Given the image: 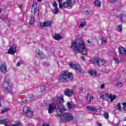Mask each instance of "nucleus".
<instances>
[{
    "mask_svg": "<svg viewBox=\"0 0 126 126\" xmlns=\"http://www.w3.org/2000/svg\"><path fill=\"white\" fill-rule=\"evenodd\" d=\"M35 96L33 94H31L28 96H27L26 98H23L21 100V103H28V102H30V101H32L34 100Z\"/></svg>",
    "mask_w": 126,
    "mask_h": 126,
    "instance_id": "obj_10",
    "label": "nucleus"
},
{
    "mask_svg": "<svg viewBox=\"0 0 126 126\" xmlns=\"http://www.w3.org/2000/svg\"><path fill=\"white\" fill-rule=\"evenodd\" d=\"M3 87L6 92H11V86L9 85V79L6 77L3 83Z\"/></svg>",
    "mask_w": 126,
    "mask_h": 126,
    "instance_id": "obj_7",
    "label": "nucleus"
},
{
    "mask_svg": "<svg viewBox=\"0 0 126 126\" xmlns=\"http://www.w3.org/2000/svg\"><path fill=\"white\" fill-rule=\"evenodd\" d=\"M64 94L65 96H67V97H71V96L74 94V92H73L72 90L65 89L64 91Z\"/></svg>",
    "mask_w": 126,
    "mask_h": 126,
    "instance_id": "obj_12",
    "label": "nucleus"
},
{
    "mask_svg": "<svg viewBox=\"0 0 126 126\" xmlns=\"http://www.w3.org/2000/svg\"><path fill=\"white\" fill-rule=\"evenodd\" d=\"M86 109L91 112H93V113H97V110L95 108V107L93 106H87L86 107Z\"/></svg>",
    "mask_w": 126,
    "mask_h": 126,
    "instance_id": "obj_16",
    "label": "nucleus"
},
{
    "mask_svg": "<svg viewBox=\"0 0 126 126\" xmlns=\"http://www.w3.org/2000/svg\"><path fill=\"white\" fill-rule=\"evenodd\" d=\"M0 107H1V103H0Z\"/></svg>",
    "mask_w": 126,
    "mask_h": 126,
    "instance_id": "obj_53",
    "label": "nucleus"
},
{
    "mask_svg": "<svg viewBox=\"0 0 126 126\" xmlns=\"http://www.w3.org/2000/svg\"><path fill=\"white\" fill-rule=\"evenodd\" d=\"M101 99H102L103 101L107 100L109 99V94H104L100 96Z\"/></svg>",
    "mask_w": 126,
    "mask_h": 126,
    "instance_id": "obj_22",
    "label": "nucleus"
},
{
    "mask_svg": "<svg viewBox=\"0 0 126 126\" xmlns=\"http://www.w3.org/2000/svg\"><path fill=\"white\" fill-rule=\"evenodd\" d=\"M108 98H110L111 102H113L114 100L116 99L117 96L115 94H110Z\"/></svg>",
    "mask_w": 126,
    "mask_h": 126,
    "instance_id": "obj_24",
    "label": "nucleus"
},
{
    "mask_svg": "<svg viewBox=\"0 0 126 126\" xmlns=\"http://www.w3.org/2000/svg\"><path fill=\"white\" fill-rule=\"evenodd\" d=\"M119 52L120 53V54H125V55H126V48L120 46L119 48Z\"/></svg>",
    "mask_w": 126,
    "mask_h": 126,
    "instance_id": "obj_19",
    "label": "nucleus"
},
{
    "mask_svg": "<svg viewBox=\"0 0 126 126\" xmlns=\"http://www.w3.org/2000/svg\"><path fill=\"white\" fill-rule=\"evenodd\" d=\"M118 0H109V1L110 2H112V3H114V2H116Z\"/></svg>",
    "mask_w": 126,
    "mask_h": 126,
    "instance_id": "obj_46",
    "label": "nucleus"
},
{
    "mask_svg": "<svg viewBox=\"0 0 126 126\" xmlns=\"http://www.w3.org/2000/svg\"><path fill=\"white\" fill-rule=\"evenodd\" d=\"M53 101H54V102H58V101H59V97H53Z\"/></svg>",
    "mask_w": 126,
    "mask_h": 126,
    "instance_id": "obj_39",
    "label": "nucleus"
},
{
    "mask_svg": "<svg viewBox=\"0 0 126 126\" xmlns=\"http://www.w3.org/2000/svg\"><path fill=\"white\" fill-rule=\"evenodd\" d=\"M118 29H119L120 31H122L123 30V26L122 25H120L118 27Z\"/></svg>",
    "mask_w": 126,
    "mask_h": 126,
    "instance_id": "obj_43",
    "label": "nucleus"
},
{
    "mask_svg": "<svg viewBox=\"0 0 126 126\" xmlns=\"http://www.w3.org/2000/svg\"><path fill=\"white\" fill-rule=\"evenodd\" d=\"M0 71L2 72V73H6L7 72V66L6 65V63L5 62L3 63L0 65Z\"/></svg>",
    "mask_w": 126,
    "mask_h": 126,
    "instance_id": "obj_11",
    "label": "nucleus"
},
{
    "mask_svg": "<svg viewBox=\"0 0 126 126\" xmlns=\"http://www.w3.org/2000/svg\"><path fill=\"white\" fill-rule=\"evenodd\" d=\"M34 22H35V19L34 18V17L31 16V20L30 21V24L31 25H32V24H34Z\"/></svg>",
    "mask_w": 126,
    "mask_h": 126,
    "instance_id": "obj_30",
    "label": "nucleus"
},
{
    "mask_svg": "<svg viewBox=\"0 0 126 126\" xmlns=\"http://www.w3.org/2000/svg\"><path fill=\"white\" fill-rule=\"evenodd\" d=\"M88 43L89 44H91V42H90V41H89V40H88Z\"/></svg>",
    "mask_w": 126,
    "mask_h": 126,
    "instance_id": "obj_52",
    "label": "nucleus"
},
{
    "mask_svg": "<svg viewBox=\"0 0 126 126\" xmlns=\"http://www.w3.org/2000/svg\"><path fill=\"white\" fill-rule=\"evenodd\" d=\"M92 99H94V96H92Z\"/></svg>",
    "mask_w": 126,
    "mask_h": 126,
    "instance_id": "obj_55",
    "label": "nucleus"
},
{
    "mask_svg": "<svg viewBox=\"0 0 126 126\" xmlns=\"http://www.w3.org/2000/svg\"><path fill=\"white\" fill-rule=\"evenodd\" d=\"M83 13L84 14H86V15H89V13L88 12V11H87V10H84L83 11Z\"/></svg>",
    "mask_w": 126,
    "mask_h": 126,
    "instance_id": "obj_41",
    "label": "nucleus"
},
{
    "mask_svg": "<svg viewBox=\"0 0 126 126\" xmlns=\"http://www.w3.org/2000/svg\"><path fill=\"white\" fill-rule=\"evenodd\" d=\"M124 16H125V14H120L119 15V20L122 23H125V22H124V19H123Z\"/></svg>",
    "mask_w": 126,
    "mask_h": 126,
    "instance_id": "obj_27",
    "label": "nucleus"
},
{
    "mask_svg": "<svg viewBox=\"0 0 126 126\" xmlns=\"http://www.w3.org/2000/svg\"><path fill=\"white\" fill-rule=\"evenodd\" d=\"M59 3V7L60 8H63V7H64L65 8H67V7H71V4L73 5V4H75V0H66V2H64L63 3V0H58Z\"/></svg>",
    "mask_w": 126,
    "mask_h": 126,
    "instance_id": "obj_4",
    "label": "nucleus"
},
{
    "mask_svg": "<svg viewBox=\"0 0 126 126\" xmlns=\"http://www.w3.org/2000/svg\"><path fill=\"white\" fill-rule=\"evenodd\" d=\"M91 102V95L89 94H87V96L86 98V102L87 104H90Z\"/></svg>",
    "mask_w": 126,
    "mask_h": 126,
    "instance_id": "obj_20",
    "label": "nucleus"
},
{
    "mask_svg": "<svg viewBox=\"0 0 126 126\" xmlns=\"http://www.w3.org/2000/svg\"><path fill=\"white\" fill-rule=\"evenodd\" d=\"M62 36L60 35L59 34H56L54 36V39L55 40H60L62 39Z\"/></svg>",
    "mask_w": 126,
    "mask_h": 126,
    "instance_id": "obj_29",
    "label": "nucleus"
},
{
    "mask_svg": "<svg viewBox=\"0 0 126 126\" xmlns=\"http://www.w3.org/2000/svg\"><path fill=\"white\" fill-rule=\"evenodd\" d=\"M101 43L103 45H106V44H107V41L106 40V39H105V37H102Z\"/></svg>",
    "mask_w": 126,
    "mask_h": 126,
    "instance_id": "obj_33",
    "label": "nucleus"
},
{
    "mask_svg": "<svg viewBox=\"0 0 126 126\" xmlns=\"http://www.w3.org/2000/svg\"><path fill=\"white\" fill-rule=\"evenodd\" d=\"M59 12V8L55 7L54 11H53V14H57Z\"/></svg>",
    "mask_w": 126,
    "mask_h": 126,
    "instance_id": "obj_35",
    "label": "nucleus"
},
{
    "mask_svg": "<svg viewBox=\"0 0 126 126\" xmlns=\"http://www.w3.org/2000/svg\"><path fill=\"white\" fill-rule=\"evenodd\" d=\"M57 106H58V103H52L49 104L48 107L49 114H53L55 110H57Z\"/></svg>",
    "mask_w": 126,
    "mask_h": 126,
    "instance_id": "obj_8",
    "label": "nucleus"
},
{
    "mask_svg": "<svg viewBox=\"0 0 126 126\" xmlns=\"http://www.w3.org/2000/svg\"><path fill=\"white\" fill-rule=\"evenodd\" d=\"M81 60L83 61V62H85V58L83 56L81 57Z\"/></svg>",
    "mask_w": 126,
    "mask_h": 126,
    "instance_id": "obj_47",
    "label": "nucleus"
},
{
    "mask_svg": "<svg viewBox=\"0 0 126 126\" xmlns=\"http://www.w3.org/2000/svg\"><path fill=\"white\" fill-rule=\"evenodd\" d=\"M22 63V61H20L17 64V66H20L21 64Z\"/></svg>",
    "mask_w": 126,
    "mask_h": 126,
    "instance_id": "obj_44",
    "label": "nucleus"
},
{
    "mask_svg": "<svg viewBox=\"0 0 126 126\" xmlns=\"http://www.w3.org/2000/svg\"><path fill=\"white\" fill-rule=\"evenodd\" d=\"M72 79H73L72 73L63 71L61 72V73L60 74L58 80L59 82L63 83V82H68L69 80L72 81Z\"/></svg>",
    "mask_w": 126,
    "mask_h": 126,
    "instance_id": "obj_2",
    "label": "nucleus"
},
{
    "mask_svg": "<svg viewBox=\"0 0 126 126\" xmlns=\"http://www.w3.org/2000/svg\"><path fill=\"white\" fill-rule=\"evenodd\" d=\"M53 6L55 8L58 7V3H57L56 1H54V2L53 3Z\"/></svg>",
    "mask_w": 126,
    "mask_h": 126,
    "instance_id": "obj_42",
    "label": "nucleus"
},
{
    "mask_svg": "<svg viewBox=\"0 0 126 126\" xmlns=\"http://www.w3.org/2000/svg\"><path fill=\"white\" fill-rule=\"evenodd\" d=\"M100 88L101 89H104V88H105V85H104V84H102Z\"/></svg>",
    "mask_w": 126,
    "mask_h": 126,
    "instance_id": "obj_45",
    "label": "nucleus"
},
{
    "mask_svg": "<svg viewBox=\"0 0 126 126\" xmlns=\"http://www.w3.org/2000/svg\"><path fill=\"white\" fill-rule=\"evenodd\" d=\"M113 60H114V61H115V63H117L118 64H119V63H120V61H119L118 59L114 58Z\"/></svg>",
    "mask_w": 126,
    "mask_h": 126,
    "instance_id": "obj_40",
    "label": "nucleus"
},
{
    "mask_svg": "<svg viewBox=\"0 0 126 126\" xmlns=\"http://www.w3.org/2000/svg\"><path fill=\"white\" fill-rule=\"evenodd\" d=\"M58 101L59 104H63L64 102V98H63V95H61L60 97H59Z\"/></svg>",
    "mask_w": 126,
    "mask_h": 126,
    "instance_id": "obj_25",
    "label": "nucleus"
},
{
    "mask_svg": "<svg viewBox=\"0 0 126 126\" xmlns=\"http://www.w3.org/2000/svg\"><path fill=\"white\" fill-rule=\"evenodd\" d=\"M23 6V5H19V8L21 9L22 8V7Z\"/></svg>",
    "mask_w": 126,
    "mask_h": 126,
    "instance_id": "obj_51",
    "label": "nucleus"
},
{
    "mask_svg": "<svg viewBox=\"0 0 126 126\" xmlns=\"http://www.w3.org/2000/svg\"><path fill=\"white\" fill-rule=\"evenodd\" d=\"M103 117H104L105 119L106 120H109V114H108V112L104 111Z\"/></svg>",
    "mask_w": 126,
    "mask_h": 126,
    "instance_id": "obj_31",
    "label": "nucleus"
},
{
    "mask_svg": "<svg viewBox=\"0 0 126 126\" xmlns=\"http://www.w3.org/2000/svg\"><path fill=\"white\" fill-rule=\"evenodd\" d=\"M0 19H1V18L0 17Z\"/></svg>",
    "mask_w": 126,
    "mask_h": 126,
    "instance_id": "obj_58",
    "label": "nucleus"
},
{
    "mask_svg": "<svg viewBox=\"0 0 126 126\" xmlns=\"http://www.w3.org/2000/svg\"><path fill=\"white\" fill-rule=\"evenodd\" d=\"M66 105L68 110H72L74 109V108H75V105H74V104L70 103V102H67Z\"/></svg>",
    "mask_w": 126,
    "mask_h": 126,
    "instance_id": "obj_18",
    "label": "nucleus"
},
{
    "mask_svg": "<svg viewBox=\"0 0 126 126\" xmlns=\"http://www.w3.org/2000/svg\"><path fill=\"white\" fill-rule=\"evenodd\" d=\"M80 91H83V88H82V87H81V88H80Z\"/></svg>",
    "mask_w": 126,
    "mask_h": 126,
    "instance_id": "obj_50",
    "label": "nucleus"
},
{
    "mask_svg": "<svg viewBox=\"0 0 126 126\" xmlns=\"http://www.w3.org/2000/svg\"><path fill=\"white\" fill-rule=\"evenodd\" d=\"M58 109L61 114L63 113V112H65V111H66V108L63 104L59 105Z\"/></svg>",
    "mask_w": 126,
    "mask_h": 126,
    "instance_id": "obj_17",
    "label": "nucleus"
},
{
    "mask_svg": "<svg viewBox=\"0 0 126 126\" xmlns=\"http://www.w3.org/2000/svg\"><path fill=\"white\" fill-rule=\"evenodd\" d=\"M116 110H119V111H122V106H121V103H118L116 106Z\"/></svg>",
    "mask_w": 126,
    "mask_h": 126,
    "instance_id": "obj_28",
    "label": "nucleus"
},
{
    "mask_svg": "<svg viewBox=\"0 0 126 126\" xmlns=\"http://www.w3.org/2000/svg\"><path fill=\"white\" fill-rule=\"evenodd\" d=\"M52 21H45L43 23H40V27L41 28H44V27H51L52 26Z\"/></svg>",
    "mask_w": 126,
    "mask_h": 126,
    "instance_id": "obj_14",
    "label": "nucleus"
},
{
    "mask_svg": "<svg viewBox=\"0 0 126 126\" xmlns=\"http://www.w3.org/2000/svg\"><path fill=\"white\" fill-rule=\"evenodd\" d=\"M122 105H123L122 109L124 111H126V102L122 103Z\"/></svg>",
    "mask_w": 126,
    "mask_h": 126,
    "instance_id": "obj_36",
    "label": "nucleus"
},
{
    "mask_svg": "<svg viewBox=\"0 0 126 126\" xmlns=\"http://www.w3.org/2000/svg\"><path fill=\"white\" fill-rule=\"evenodd\" d=\"M8 111H9V108H4L1 110V114H4V113H6V112H8Z\"/></svg>",
    "mask_w": 126,
    "mask_h": 126,
    "instance_id": "obj_32",
    "label": "nucleus"
},
{
    "mask_svg": "<svg viewBox=\"0 0 126 126\" xmlns=\"http://www.w3.org/2000/svg\"><path fill=\"white\" fill-rule=\"evenodd\" d=\"M89 73H90V75L91 76H93V75H94V76H97V72L95 70H90L89 71Z\"/></svg>",
    "mask_w": 126,
    "mask_h": 126,
    "instance_id": "obj_26",
    "label": "nucleus"
},
{
    "mask_svg": "<svg viewBox=\"0 0 126 126\" xmlns=\"http://www.w3.org/2000/svg\"><path fill=\"white\" fill-rule=\"evenodd\" d=\"M8 124V120L6 119L0 120V125H4V126H7Z\"/></svg>",
    "mask_w": 126,
    "mask_h": 126,
    "instance_id": "obj_21",
    "label": "nucleus"
},
{
    "mask_svg": "<svg viewBox=\"0 0 126 126\" xmlns=\"http://www.w3.org/2000/svg\"><path fill=\"white\" fill-rule=\"evenodd\" d=\"M86 22H84L80 25V27H81V28H83V27H84V26H86Z\"/></svg>",
    "mask_w": 126,
    "mask_h": 126,
    "instance_id": "obj_38",
    "label": "nucleus"
},
{
    "mask_svg": "<svg viewBox=\"0 0 126 126\" xmlns=\"http://www.w3.org/2000/svg\"><path fill=\"white\" fill-rule=\"evenodd\" d=\"M38 1H42V0H38Z\"/></svg>",
    "mask_w": 126,
    "mask_h": 126,
    "instance_id": "obj_56",
    "label": "nucleus"
},
{
    "mask_svg": "<svg viewBox=\"0 0 126 126\" xmlns=\"http://www.w3.org/2000/svg\"><path fill=\"white\" fill-rule=\"evenodd\" d=\"M94 2V4L97 7H100V6H101V1H100L99 0H95Z\"/></svg>",
    "mask_w": 126,
    "mask_h": 126,
    "instance_id": "obj_23",
    "label": "nucleus"
},
{
    "mask_svg": "<svg viewBox=\"0 0 126 126\" xmlns=\"http://www.w3.org/2000/svg\"><path fill=\"white\" fill-rule=\"evenodd\" d=\"M46 89V85H43L40 87L41 92H44Z\"/></svg>",
    "mask_w": 126,
    "mask_h": 126,
    "instance_id": "obj_34",
    "label": "nucleus"
},
{
    "mask_svg": "<svg viewBox=\"0 0 126 126\" xmlns=\"http://www.w3.org/2000/svg\"><path fill=\"white\" fill-rule=\"evenodd\" d=\"M38 55H40V53L38 52Z\"/></svg>",
    "mask_w": 126,
    "mask_h": 126,
    "instance_id": "obj_59",
    "label": "nucleus"
},
{
    "mask_svg": "<svg viewBox=\"0 0 126 126\" xmlns=\"http://www.w3.org/2000/svg\"><path fill=\"white\" fill-rule=\"evenodd\" d=\"M58 116L61 118V121L63 122V123H68L69 121H72L74 119L72 114L70 113L59 114Z\"/></svg>",
    "mask_w": 126,
    "mask_h": 126,
    "instance_id": "obj_3",
    "label": "nucleus"
},
{
    "mask_svg": "<svg viewBox=\"0 0 126 126\" xmlns=\"http://www.w3.org/2000/svg\"><path fill=\"white\" fill-rule=\"evenodd\" d=\"M124 121H126V117H125V118H124Z\"/></svg>",
    "mask_w": 126,
    "mask_h": 126,
    "instance_id": "obj_54",
    "label": "nucleus"
},
{
    "mask_svg": "<svg viewBox=\"0 0 126 126\" xmlns=\"http://www.w3.org/2000/svg\"><path fill=\"white\" fill-rule=\"evenodd\" d=\"M97 125L98 126H102V125H101V124H100V123H99L98 122H97L96 123Z\"/></svg>",
    "mask_w": 126,
    "mask_h": 126,
    "instance_id": "obj_48",
    "label": "nucleus"
},
{
    "mask_svg": "<svg viewBox=\"0 0 126 126\" xmlns=\"http://www.w3.org/2000/svg\"><path fill=\"white\" fill-rule=\"evenodd\" d=\"M28 126H29V124H28Z\"/></svg>",
    "mask_w": 126,
    "mask_h": 126,
    "instance_id": "obj_60",
    "label": "nucleus"
},
{
    "mask_svg": "<svg viewBox=\"0 0 126 126\" xmlns=\"http://www.w3.org/2000/svg\"><path fill=\"white\" fill-rule=\"evenodd\" d=\"M93 63L94 64H99L100 65H104L105 64V61L103 59H95L93 61Z\"/></svg>",
    "mask_w": 126,
    "mask_h": 126,
    "instance_id": "obj_13",
    "label": "nucleus"
},
{
    "mask_svg": "<svg viewBox=\"0 0 126 126\" xmlns=\"http://www.w3.org/2000/svg\"><path fill=\"white\" fill-rule=\"evenodd\" d=\"M116 87H122L123 86V83L122 82H118L116 85Z\"/></svg>",
    "mask_w": 126,
    "mask_h": 126,
    "instance_id": "obj_37",
    "label": "nucleus"
},
{
    "mask_svg": "<svg viewBox=\"0 0 126 126\" xmlns=\"http://www.w3.org/2000/svg\"><path fill=\"white\" fill-rule=\"evenodd\" d=\"M32 9H33V14L35 16H39V9L37 8V2H33Z\"/></svg>",
    "mask_w": 126,
    "mask_h": 126,
    "instance_id": "obj_9",
    "label": "nucleus"
},
{
    "mask_svg": "<svg viewBox=\"0 0 126 126\" xmlns=\"http://www.w3.org/2000/svg\"><path fill=\"white\" fill-rule=\"evenodd\" d=\"M71 48L73 49L74 55H76L77 53L82 54V55H84L85 56L87 55V50L85 47V43L82 40H80L78 43V44L76 41H72Z\"/></svg>",
    "mask_w": 126,
    "mask_h": 126,
    "instance_id": "obj_1",
    "label": "nucleus"
},
{
    "mask_svg": "<svg viewBox=\"0 0 126 126\" xmlns=\"http://www.w3.org/2000/svg\"><path fill=\"white\" fill-rule=\"evenodd\" d=\"M1 12V9H0V13Z\"/></svg>",
    "mask_w": 126,
    "mask_h": 126,
    "instance_id": "obj_57",
    "label": "nucleus"
},
{
    "mask_svg": "<svg viewBox=\"0 0 126 126\" xmlns=\"http://www.w3.org/2000/svg\"><path fill=\"white\" fill-rule=\"evenodd\" d=\"M23 113L24 116H26L27 118H32L33 117V112L31 110L30 107L25 106L23 108Z\"/></svg>",
    "mask_w": 126,
    "mask_h": 126,
    "instance_id": "obj_5",
    "label": "nucleus"
},
{
    "mask_svg": "<svg viewBox=\"0 0 126 126\" xmlns=\"http://www.w3.org/2000/svg\"><path fill=\"white\" fill-rule=\"evenodd\" d=\"M68 64L70 67L72 68V69L76 70L78 72H79V73H83V70L81 69V67L79 64H74L72 63L69 62Z\"/></svg>",
    "mask_w": 126,
    "mask_h": 126,
    "instance_id": "obj_6",
    "label": "nucleus"
},
{
    "mask_svg": "<svg viewBox=\"0 0 126 126\" xmlns=\"http://www.w3.org/2000/svg\"><path fill=\"white\" fill-rule=\"evenodd\" d=\"M42 126H50L48 124H43Z\"/></svg>",
    "mask_w": 126,
    "mask_h": 126,
    "instance_id": "obj_49",
    "label": "nucleus"
},
{
    "mask_svg": "<svg viewBox=\"0 0 126 126\" xmlns=\"http://www.w3.org/2000/svg\"><path fill=\"white\" fill-rule=\"evenodd\" d=\"M15 53H16V49L14 47H10L9 49L7 52V53L9 54L10 55H14Z\"/></svg>",
    "mask_w": 126,
    "mask_h": 126,
    "instance_id": "obj_15",
    "label": "nucleus"
}]
</instances>
